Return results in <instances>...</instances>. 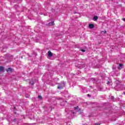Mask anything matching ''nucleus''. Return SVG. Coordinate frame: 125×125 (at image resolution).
<instances>
[{
  "label": "nucleus",
  "instance_id": "obj_1",
  "mask_svg": "<svg viewBox=\"0 0 125 125\" xmlns=\"http://www.w3.org/2000/svg\"><path fill=\"white\" fill-rule=\"evenodd\" d=\"M65 86V83H64L62 82L61 84H59V86L58 87V88L59 89H61L63 88Z\"/></svg>",
  "mask_w": 125,
  "mask_h": 125
},
{
  "label": "nucleus",
  "instance_id": "obj_2",
  "mask_svg": "<svg viewBox=\"0 0 125 125\" xmlns=\"http://www.w3.org/2000/svg\"><path fill=\"white\" fill-rule=\"evenodd\" d=\"M53 56V54H52V53L50 51H48V56L49 57H51L52 56Z\"/></svg>",
  "mask_w": 125,
  "mask_h": 125
},
{
  "label": "nucleus",
  "instance_id": "obj_3",
  "mask_svg": "<svg viewBox=\"0 0 125 125\" xmlns=\"http://www.w3.org/2000/svg\"><path fill=\"white\" fill-rule=\"evenodd\" d=\"M74 110L75 111H76V112H81V109L79 108V106L75 107Z\"/></svg>",
  "mask_w": 125,
  "mask_h": 125
},
{
  "label": "nucleus",
  "instance_id": "obj_4",
  "mask_svg": "<svg viewBox=\"0 0 125 125\" xmlns=\"http://www.w3.org/2000/svg\"><path fill=\"white\" fill-rule=\"evenodd\" d=\"M7 72L8 73H12L13 69L11 68H8L7 70H6Z\"/></svg>",
  "mask_w": 125,
  "mask_h": 125
},
{
  "label": "nucleus",
  "instance_id": "obj_5",
  "mask_svg": "<svg viewBox=\"0 0 125 125\" xmlns=\"http://www.w3.org/2000/svg\"><path fill=\"white\" fill-rule=\"evenodd\" d=\"M89 28H90V29H92L94 28V25L93 24H89Z\"/></svg>",
  "mask_w": 125,
  "mask_h": 125
},
{
  "label": "nucleus",
  "instance_id": "obj_6",
  "mask_svg": "<svg viewBox=\"0 0 125 125\" xmlns=\"http://www.w3.org/2000/svg\"><path fill=\"white\" fill-rule=\"evenodd\" d=\"M29 84H31V85H34V81L33 80L30 81Z\"/></svg>",
  "mask_w": 125,
  "mask_h": 125
},
{
  "label": "nucleus",
  "instance_id": "obj_7",
  "mask_svg": "<svg viewBox=\"0 0 125 125\" xmlns=\"http://www.w3.org/2000/svg\"><path fill=\"white\" fill-rule=\"evenodd\" d=\"M52 25H54V21H53L52 23L51 22L49 23V26H52Z\"/></svg>",
  "mask_w": 125,
  "mask_h": 125
},
{
  "label": "nucleus",
  "instance_id": "obj_8",
  "mask_svg": "<svg viewBox=\"0 0 125 125\" xmlns=\"http://www.w3.org/2000/svg\"><path fill=\"white\" fill-rule=\"evenodd\" d=\"M122 67H123V64L120 63L119 64V66L118 68H119V69H122Z\"/></svg>",
  "mask_w": 125,
  "mask_h": 125
},
{
  "label": "nucleus",
  "instance_id": "obj_9",
  "mask_svg": "<svg viewBox=\"0 0 125 125\" xmlns=\"http://www.w3.org/2000/svg\"><path fill=\"white\" fill-rule=\"evenodd\" d=\"M3 71V67L0 66V72H2Z\"/></svg>",
  "mask_w": 125,
  "mask_h": 125
},
{
  "label": "nucleus",
  "instance_id": "obj_10",
  "mask_svg": "<svg viewBox=\"0 0 125 125\" xmlns=\"http://www.w3.org/2000/svg\"><path fill=\"white\" fill-rule=\"evenodd\" d=\"M93 19L96 21L97 19H98V17L97 16H95L94 17Z\"/></svg>",
  "mask_w": 125,
  "mask_h": 125
},
{
  "label": "nucleus",
  "instance_id": "obj_11",
  "mask_svg": "<svg viewBox=\"0 0 125 125\" xmlns=\"http://www.w3.org/2000/svg\"><path fill=\"white\" fill-rule=\"evenodd\" d=\"M25 97H26V98H29V97H30V95L26 94H25Z\"/></svg>",
  "mask_w": 125,
  "mask_h": 125
},
{
  "label": "nucleus",
  "instance_id": "obj_12",
  "mask_svg": "<svg viewBox=\"0 0 125 125\" xmlns=\"http://www.w3.org/2000/svg\"><path fill=\"white\" fill-rule=\"evenodd\" d=\"M38 98H39V99H42V96H39Z\"/></svg>",
  "mask_w": 125,
  "mask_h": 125
},
{
  "label": "nucleus",
  "instance_id": "obj_13",
  "mask_svg": "<svg viewBox=\"0 0 125 125\" xmlns=\"http://www.w3.org/2000/svg\"><path fill=\"white\" fill-rule=\"evenodd\" d=\"M102 33H104V34H106V33H107V31H102Z\"/></svg>",
  "mask_w": 125,
  "mask_h": 125
},
{
  "label": "nucleus",
  "instance_id": "obj_14",
  "mask_svg": "<svg viewBox=\"0 0 125 125\" xmlns=\"http://www.w3.org/2000/svg\"><path fill=\"white\" fill-rule=\"evenodd\" d=\"M81 51H82L83 52H85V50H83V49H82V50H81Z\"/></svg>",
  "mask_w": 125,
  "mask_h": 125
},
{
  "label": "nucleus",
  "instance_id": "obj_15",
  "mask_svg": "<svg viewBox=\"0 0 125 125\" xmlns=\"http://www.w3.org/2000/svg\"><path fill=\"white\" fill-rule=\"evenodd\" d=\"M114 98L113 96H112V97H111V100H114Z\"/></svg>",
  "mask_w": 125,
  "mask_h": 125
},
{
  "label": "nucleus",
  "instance_id": "obj_16",
  "mask_svg": "<svg viewBox=\"0 0 125 125\" xmlns=\"http://www.w3.org/2000/svg\"><path fill=\"white\" fill-rule=\"evenodd\" d=\"M94 125H100V124H98V123H96V124H95Z\"/></svg>",
  "mask_w": 125,
  "mask_h": 125
},
{
  "label": "nucleus",
  "instance_id": "obj_17",
  "mask_svg": "<svg viewBox=\"0 0 125 125\" xmlns=\"http://www.w3.org/2000/svg\"><path fill=\"white\" fill-rule=\"evenodd\" d=\"M123 21H125V18L123 19Z\"/></svg>",
  "mask_w": 125,
  "mask_h": 125
},
{
  "label": "nucleus",
  "instance_id": "obj_18",
  "mask_svg": "<svg viewBox=\"0 0 125 125\" xmlns=\"http://www.w3.org/2000/svg\"><path fill=\"white\" fill-rule=\"evenodd\" d=\"M110 83V82L108 81V82H107V84H108V83Z\"/></svg>",
  "mask_w": 125,
  "mask_h": 125
},
{
  "label": "nucleus",
  "instance_id": "obj_19",
  "mask_svg": "<svg viewBox=\"0 0 125 125\" xmlns=\"http://www.w3.org/2000/svg\"><path fill=\"white\" fill-rule=\"evenodd\" d=\"M88 96H89V94H88Z\"/></svg>",
  "mask_w": 125,
  "mask_h": 125
}]
</instances>
